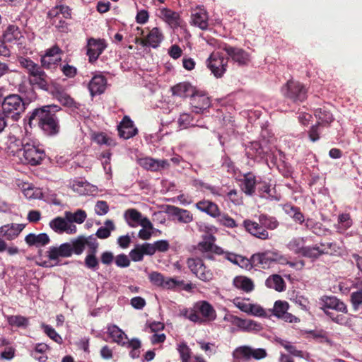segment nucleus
Masks as SVG:
<instances>
[{
	"mask_svg": "<svg viewBox=\"0 0 362 362\" xmlns=\"http://www.w3.org/2000/svg\"><path fill=\"white\" fill-rule=\"evenodd\" d=\"M1 111L13 122L18 121L25 110V103L17 94H11L2 101Z\"/></svg>",
	"mask_w": 362,
	"mask_h": 362,
	"instance_id": "7ed1b4c3",
	"label": "nucleus"
},
{
	"mask_svg": "<svg viewBox=\"0 0 362 362\" xmlns=\"http://www.w3.org/2000/svg\"><path fill=\"white\" fill-rule=\"evenodd\" d=\"M25 242L29 247H41L49 244L50 239L45 233L39 234L30 233L25 237Z\"/></svg>",
	"mask_w": 362,
	"mask_h": 362,
	"instance_id": "c756f323",
	"label": "nucleus"
},
{
	"mask_svg": "<svg viewBox=\"0 0 362 362\" xmlns=\"http://www.w3.org/2000/svg\"><path fill=\"white\" fill-rule=\"evenodd\" d=\"M139 164L147 170L153 172L161 171L170 167V161L166 159H155L146 157L139 160Z\"/></svg>",
	"mask_w": 362,
	"mask_h": 362,
	"instance_id": "2eb2a0df",
	"label": "nucleus"
},
{
	"mask_svg": "<svg viewBox=\"0 0 362 362\" xmlns=\"http://www.w3.org/2000/svg\"><path fill=\"white\" fill-rule=\"evenodd\" d=\"M197 208L202 212H204L212 217H216L219 215L218 206L209 201H201L196 204Z\"/></svg>",
	"mask_w": 362,
	"mask_h": 362,
	"instance_id": "ea45409f",
	"label": "nucleus"
},
{
	"mask_svg": "<svg viewBox=\"0 0 362 362\" xmlns=\"http://www.w3.org/2000/svg\"><path fill=\"white\" fill-rule=\"evenodd\" d=\"M18 62L23 68L26 69L28 74L33 71L35 69L39 67L38 64L33 62L29 58L20 57L18 59Z\"/></svg>",
	"mask_w": 362,
	"mask_h": 362,
	"instance_id": "680f3d73",
	"label": "nucleus"
},
{
	"mask_svg": "<svg viewBox=\"0 0 362 362\" xmlns=\"http://www.w3.org/2000/svg\"><path fill=\"white\" fill-rule=\"evenodd\" d=\"M223 49L227 54L239 65H245L250 61L248 53L240 48L226 46Z\"/></svg>",
	"mask_w": 362,
	"mask_h": 362,
	"instance_id": "a878e982",
	"label": "nucleus"
},
{
	"mask_svg": "<svg viewBox=\"0 0 362 362\" xmlns=\"http://www.w3.org/2000/svg\"><path fill=\"white\" fill-rule=\"evenodd\" d=\"M52 93L62 105L71 108L72 110L79 109L80 104L74 101L71 96L64 91L62 87L56 86L52 90Z\"/></svg>",
	"mask_w": 362,
	"mask_h": 362,
	"instance_id": "aec40b11",
	"label": "nucleus"
},
{
	"mask_svg": "<svg viewBox=\"0 0 362 362\" xmlns=\"http://www.w3.org/2000/svg\"><path fill=\"white\" fill-rule=\"evenodd\" d=\"M305 226L317 235H320L324 232V229L322 228V224L320 223L315 222L313 219H307L305 221Z\"/></svg>",
	"mask_w": 362,
	"mask_h": 362,
	"instance_id": "69168bd1",
	"label": "nucleus"
},
{
	"mask_svg": "<svg viewBox=\"0 0 362 362\" xmlns=\"http://www.w3.org/2000/svg\"><path fill=\"white\" fill-rule=\"evenodd\" d=\"M228 62V58L217 52L211 53L206 63L211 74L216 78H221L226 71Z\"/></svg>",
	"mask_w": 362,
	"mask_h": 362,
	"instance_id": "6e6552de",
	"label": "nucleus"
},
{
	"mask_svg": "<svg viewBox=\"0 0 362 362\" xmlns=\"http://www.w3.org/2000/svg\"><path fill=\"white\" fill-rule=\"evenodd\" d=\"M25 225L23 223H9L0 227V239L11 241L18 237Z\"/></svg>",
	"mask_w": 362,
	"mask_h": 362,
	"instance_id": "6ab92c4d",
	"label": "nucleus"
},
{
	"mask_svg": "<svg viewBox=\"0 0 362 362\" xmlns=\"http://www.w3.org/2000/svg\"><path fill=\"white\" fill-rule=\"evenodd\" d=\"M124 218L127 224L132 228H136L144 223L145 220H149L135 209H129L124 211Z\"/></svg>",
	"mask_w": 362,
	"mask_h": 362,
	"instance_id": "bb28decb",
	"label": "nucleus"
},
{
	"mask_svg": "<svg viewBox=\"0 0 362 362\" xmlns=\"http://www.w3.org/2000/svg\"><path fill=\"white\" fill-rule=\"evenodd\" d=\"M49 226L55 233L62 234L66 233L67 234H74L76 233V226L74 224L69 223L68 220L64 217H56L51 220Z\"/></svg>",
	"mask_w": 362,
	"mask_h": 362,
	"instance_id": "ddd939ff",
	"label": "nucleus"
},
{
	"mask_svg": "<svg viewBox=\"0 0 362 362\" xmlns=\"http://www.w3.org/2000/svg\"><path fill=\"white\" fill-rule=\"evenodd\" d=\"M217 221L228 228H235L237 226V224L235 223V221L230 217L228 214H220L216 216Z\"/></svg>",
	"mask_w": 362,
	"mask_h": 362,
	"instance_id": "bf43d9fd",
	"label": "nucleus"
},
{
	"mask_svg": "<svg viewBox=\"0 0 362 362\" xmlns=\"http://www.w3.org/2000/svg\"><path fill=\"white\" fill-rule=\"evenodd\" d=\"M281 259H283L281 255L272 251H266L252 255V261L254 267L264 269L272 267L277 260H280Z\"/></svg>",
	"mask_w": 362,
	"mask_h": 362,
	"instance_id": "9b49d317",
	"label": "nucleus"
},
{
	"mask_svg": "<svg viewBox=\"0 0 362 362\" xmlns=\"http://www.w3.org/2000/svg\"><path fill=\"white\" fill-rule=\"evenodd\" d=\"M322 309L326 314V311L334 310L342 313H347L346 305L339 299L334 296H325L322 298Z\"/></svg>",
	"mask_w": 362,
	"mask_h": 362,
	"instance_id": "4be33fe9",
	"label": "nucleus"
},
{
	"mask_svg": "<svg viewBox=\"0 0 362 362\" xmlns=\"http://www.w3.org/2000/svg\"><path fill=\"white\" fill-rule=\"evenodd\" d=\"M21 37H22L21 32L15 25H8L3 35L4 41L7 42H13Z\"/></svg>",
	"mask_w": 362,
	"mask_h": 362,
	"instance_id": "a19ab883",
	"label": "nucleus"
},
{
	"mask_svg": "<svg viewBox=\"0 0 362 362\" xmlns=\"http://www.w3.org/2000/svg\"><path fill=\"white\" fill-rule=\"evenodd\" d=\"M49 260L55 262V264H59V259L60 257H70L71 250L69 243H64L59 246H52L49 247L46 252Z\"/></svg>",
	"mask_w": 362,
	"mask_h": 362,
	"instance_id": "dca6fc26",
	"label": "nucleus"
},
{
	"mask_svg": "<svg viewBox=\"0 0 362 362\" xmlns=\"http://www.w3.org/2000/svg\"><path fill=\"white\" fill-rule=\"evenodd\" d=\"M199 228L202 231H206L208 234L203 236V240L198 245V249L201 252H211L217 255H222L223 250L214 244L216 238L211 233L216 231V228L204 223L199 224Z\"/></svg>",
	"mask_w": 362,
	"mask_h": 362,
	"instance_id": "20e7f679",
	"label": "nucleus"
},
{
	"mask_svg": "<svg viewBox=\"0 0 362 362\" xmlns=\"http://www.w3.org/2000/svg\"><path fill=\"white\" fill-rule=\"evenodd\" d=\"M94 141L100 145L115 146V143L104 133L96 134L93 138Z\"/></svg>",
	"mask_w": 362,
	"mask_h": 362,
	"instance_id": "338daca9",
	"label": "nucleus"
},
{
	"mask_svg": "<svg viewBox=\"0 0 362 362\" xmlns=\"http://www.w3.org/2000/svg\"><path fill=\"white\" fill-rule=\"evenodd\" d=\"M339 247L334 243H322L313 246H305L302 256L311 259H316L322 254H332L337 252Z\"/></svg>",
	"mask_w": 362,
	"mask_h": 362,
	"instance_id": "1a4fd4ad",
	"label": "nucleus"
},
{
	"mask_svg": "<svg viewBox=\"0 0 362 362\" xmlns=\"http://www.w3.org/2000/svg\"><path fill=\"white\" fill-rule=\"evenodd\" d=\"M352 225V220L349 214H341L338 217L337 223L335 227L338 232L344 233Z\"/></svg>",
	"mask_w": 362,
	"mask_h": 362,
	"instance_id": "8fccbe9b",
	"label": "nucleus"
},
{
	"mask_svg": "<svg viewBox=\"0 0 362 362\" xmlns=\"http://www.w3.org/2000/svg\"><path fill=\"white\" fill-rule=\"evenodd\" d=\"M86 266L93 270H96L98 268V260L95 257V253L90 252L85 259Z\"/></svg>",
	"mask_w": 362,
	"mask_h": 362,
	"instance_id": "774afa93",
	"label": "nucleus"
},
{
	"mask_svg": "<svg viewBox=\"0 0 362 362\" xmlns=\"http://www.w3.org/2000/svg\"><path fill=\"white\" fill-rule=\"evenodd\" d=\"M142 228L139 231L138 236L141 240H149L153 234V226L150 220H145L144 223L141 226Z\"/></svg>",
	"mask_w": 362,
	"mask_h": 362,
	"instance_id": "4d7b16f0",
	"label": "nucleus"
},
{
	"mask_svg": "<svg viewBox=\"0 0 362 362\" xmlns=\"http://www.w3.org/2000/svg\"><path fill=\"white\" fill-rule=\"evenodd\" d=\"M22 152L25 162L31 165H39L45 156L44 149L35 142L23 144Z\"/></svg>",
	"mask_w": 362,
	"mask_h": 362,
	"instance_id": "423d86ee",
	"label": "nucleus"
},
{
	"mask_svg": "<svg viewBox=\"0 0 362 362\" xmlns=\"http://www.w3.org/2000/svg\"><path fill=\"white\" fill-rule=\"evenodd\" d=\"M192 111L195 113H202L211 106L210 98L202 91L197 90L191 98Z\"/></svg>",
	"mask_w": 362,
	"mask_h": 362,
	"instance_id": "a211bd4d",
	"label": "nucleus"
},
{
	"mask_svg": "<svg viewBox=\"0 0 362 362\" xmlns=\"http://www.w3.org/2000/svg\"><path fill=\"white\" fill-rule=\"evenodd\" d=\"M243 226L248 233L257 238L262 240L269 238L268 232L266 229L263 228L262 225L260 224L259 222L257 223L254 221L247 219L243 221Z\"/></svg>",
	"mask_w": 362,
	"mask_h": 362,
	"instance_id": "5701e85b",
	"label": "nucleus"
},
{
	"mask_svg": "<svg viewBox=\"0 0 362 362\" xmlns=\"http://www.w3.org/2000/svg\"><path fill=\"white\" fill-rule=\"evenodd\" d=\"M305 238L294 237L286 244V247L296 255H302L305 247Z\"/></svg>",
	"mask_w": 362,
	"mask_h": 362,
	"instance_id": "4c0bfd02",
	"label": "nucleus"
},
{
	"mask_svg": "<svg viewBox=\"0 0 362 362\" xmlns=\"http://www.w3.org/2000/svg\"><path fill=\"white\" fill-rule=\"evenodd\" d=\"M280 344L286 349L291 355L300 358L303 357V352L300 350H298L295 346L291 344L290 342L285 341V340H281L279 341Z\"/></svg>",
	"mask_w": 362,
	"mask_h": 362,
	"instance_id": "0e129e2a",
	"label": "nucleus"
},
{
	"mask_svg": "<svg viewBox=\"0 0 362 362\" xmlns=\"http://www.w3.org/2000/svg\"><path fill=\"white\" fill-rule=\"evenodd\" d=\"M69 243L71 256L73 254L76 255H81L86 246H87L90 252L96 253L98 247V243L97 239L93 235L85 237L83 235H79L76 238L72 239Z\"/></svg>",
	"mask_w": 362,
	"mask_h": 362,
	"instance_id": "39448f33",
	"label": "nucleus"
},
{
	"mask_svg": "<svg viewBox=\"0 0 362 362\" xmlns=\"http://www.w3.org/2000/svg\"><path fill=\"white\" fill-rule=\"evenodd\" d=\"M265 285L267 288L274 289L278 292H281L286 289L285 281L279 274L269 276L265 281Z\"/></svg>",
	"mask_w": 362,
	"mask_h": 362,
	"instance_id": "c9c22d12",
	"label": "nucleus"
},
{
	"mask_svg": "<svg viewBox=\"0 0 362 362\" xmlns=\"http://www.w3.org/2000/svg\"><path fill=\"white\" fill-rule=\"evenodd\" d=\"M64 216L68 220L69 223H76L81 224L83 223L87 217L86 213L82 209H78L76 212L65 211Z\"/></svg>",
	"mask_w": 362,
	"mask_h": 362,
	"instance_id": "c03bdc74",
	"label": "nucleus"
},
{
	"mask_svg": "<svg viewBox=\"0 0 362 362\" xmlns=\"http://www.w3.org/2000/svg\"><path fill=\"white\" fill-rule=\"evenodd\" d=\"M72 189L80 195H86L96 191L95 187L86 181L74 180L71 184Z\"/></svg>",
	"mask_w": 362,
	"mask_h": 362,
	"instance_id": "f704fd0d",
	"label": "nucleus"
},
{
	"mask_svg": "<svg viewBox=\"0 0 362 362\" xmlns=\"http://www.w3.org/2000/svg\"><path fill=\"white\" fill-rule=\"evenodd\" d=\"M50 18L59 17L62 15L64 18H70L71 16V9L65 5H57L48 12Z\"/></svg>",
	"mask_w": 362,
	"mask_h": 362,
	"instance_id": "37998d69",
	"label": "nucleus"
},
{
	"mask_svg": "<svg viewBox=\"0 0 362 362\" xmlns=\"http://www.w3.org/2000/svg\"><path fill=\"white\" fill-rule=\"evenodd\" d=\"M187 265L190 271L202 281H209L214 277L213 272L204 265L201 259L189 258Z\"/></svg>",
	"mask_w": 362,
	"mask_h": 362,
	"instance_id": "9d476101",
	"label": "nucleus"
},
{
	"mask_svg": "<svg viewBox=\"0 0 362 362\" xmlns=\"http://www.w3.org/2000/svg\"><path fill=\"white\" fill-rule=\"evenodd\" d=\"M109 337L118 344L124 346L127 339V334L117 325H109L107 329Z\"/></svg>",
	"mask_w": 362,
	"mask_h": 362,
	"instance_id": "473e14b6",
	"label": "nucleus"
},
{
	"mask_svg": "<svg viewBox=\"0 0 362 362\" xmlns=\"http://www.w3.org/2000/svg\"><path fill=\"white\" fill-rule=\"evenodd\" d=\"M233 357L234 360L240 361L241 360L250 359V346H241L236 348L233 352Z\"/></svg>",
	"mask_w": 362,
	"mask_h": 362,
	"instance_id": "603ef678",
	"label": "nucleus"
},
{
	"mask_svg": "<svg viewBox=\"0 0 362 362\" xmlns=\"http://www.w3.org/2000/svg\"><path fill=\"white\" fill-rule=\"evenodd\" d=\"M233 286L240 290L243 291L245 293H249L254 289L253 281L246 276H238L233 279Z\"/></svg>",
	"mask_w": 362,
	"mask_h": 362,
	"instance_id": "e433bc0d",
	"label": "nucleus"
},
{
	"mask_svg": "<svg viewBox=\"0 0 362 362\" xmlns=\"http://www.w3.org/2000/svg\"><path fill=\"white\" fill-rule=\"evenodd\" d=\"M147 255H153L156 252H165L170 248V244L166 240H160L153 243H147Z\"/></svg>",
	"mask_w": 362,
	"mask_h": 362,
	"instance_id": "58836bf2",
	"label": "nucleus"
},
{
	"mask_svg": "<svg viewBox=\"0 0 362 362\" xmlns=\"http://www.w3.org/2000/svg\"><path fill=\"white\" fill-rule=\"evenodd\" d=\"M105 226L99 228L95 233L96 236L100 239H105L110 235L111 231L115 229L114 223L111 220L105 221Z\"/></svg>",
	"mask_w": 362,
	"mask_h": 362,
	"instance_id": "5fc2aeb1",
	"label": "nucleus"
},
{
	"mask_svg": "<svg viewBox=\"0 0 362 362\" xmlns=\"http://www.w3.org/2000/svg\"><path fill=\"white\" fill-rule=\"evenodd\" d=\"M42 328L45 333L53 341L61 344L62 343V338L58 333L49 325H42Z\"/></svg>",
	"mask_w": 362,
	"mask_h": 362,
	"instance_id": "e2e57ef3",
	"label": "nucleus"
},
{
	"mask_svg": "<svg viewBox=\"0 0 362 362\" xmlns=\"http://www.w3.org/2000/svg\"><path fill=\"white\" fill-rule=\"evenodd\" d=\"M288 303L286 301L277 300L275 302L273 308L274 315L281 318L285 322H297L298 319L294 315L288 313Z\"/></svg>",
	"mask_w": 362,
	"mask_h": 362,
	"instance_id": "412c9836",
	"label": "nucleus"
},
{
	"mask_svg": "<svg viewBox=\"0 0 362 362\" xmlns=\"http://www.w3.org/2000/svg\"><path fill=\"white\" fill-rule=\"evenodd\" d=\"M241 182V189L247 195H252L255 192V186L257 184V180L255 176L251 173H248L244 175V177Z\"/></svg>",
	"mask_w": 362,
	"mask_h": 362,
	"instance_id": "72a5a7b5",
	"label": "nucleus"
},
{
	"mask_svg": "<svg viewBox=\"0 0 362 362\" xmlns=\"http://www.w3.org/2000/svg\"><path fill=\"white\" fill-rule=\"evenodd\" d=\"M182 315L194 322L202 323L204 321H213L216 315L214 308L206 301H199L192 308L182 310Z\"/></svg>",
	"mask_w": 362,
	"mask_h": 362,
	"instance_id": "f03ea898",
	"label": "nucleus"
},
{
	"mask_svg": "<svg viewBox=\"0 0 362 362\" xmlns=\"http://www.w3.org/2000/svg\"><path fill=\"white\" fill-rule=\"evenodd\" d=\"M118 132L120 137L128 139L137 134V129L134 127L130 118L125 116L118 126Z\"/></svg>",
	"mask_w": 362,
	"mask_h": 362,
	"instance_id": "cd10ccee",
	"label": "nucleus"
},
{
	"mask_svg": "<svg viewBox=\"0 0 362 362\" xmlns=\"http://www.w3.org/2000/svg\"><path fill=\"white\" fill-rule=\"evenodd\" d=\"M184 284V281L177 280L175 278H165L163 279V283L160 287L165 289H173L177 286H182Z\"/></svg>",
	"mask_w": 362,
	"mask_h": 362,
	"instance_id": "052dcab7",
	"label": "nucleus"
},
{
	"mask_svg": "<svg viewBox=\"0 0 362 362\" xmlns=\"http://www.w3.org/2000/svg\"><path fill=\"white\" fill-rule=\"evenodd\" d=\"M197 90L196 87L188 82L180 83L172 88L173 95L182 98L190 97L192 98Z\"/></svg>",
	"mask_w": 362,
	"mask_h": 362,
	"instance_id": "7c9ffc66",
	"label": "nucleus"
},
{
	"mask_svg": "<svg viewBox=\"0 0 362 362\" xmlns=\"http://www.w3.org/2000/svg\"><path fill=\"white\" fill-rule=\"evenodd\" d=\"M258 220L264 229L274 230L279 226V222L276 218L266 214L259 215Z\"/></svg>",
	"mask_w": 362,
	"mask_h": 362,
	"instance_id": "3c124183",
	"label": "nucleus"
},
{
	"mask_svg": "<svg viewBox=\"0 0 362 362\" xmlns=\"http://www.w3.org/2000/svg\"><path fill=\"white\" fill-rule=\"evenodd\" d=\"M105 48L106 44L104 40L88 39L86 54L88 56L89 62L91 63L95 62Z\"/></svg>",
	"mask_w": 362,
	"mask_h": 362,
	"instance_id": "4468645a",
	"label": "nucleus"
},
{
	"mask_svg": "<svg viewBox=\"0 0 362 362\" xmlns=\"http://www.w3.org/2000/svg\"><path fill=\"white\" fill-rule=\"evenodd\" d=\"M224 320L230 322L231 324L244 330H249L252 329V325H254L253 322L251 320H243L232 315H226L224 317Z\"/></svg>",
	"mask_w": 362,
	"mask_h": 362,
	"instance_id": "79ce46f5",
	"label": "nucleus"
},
{
	"mask_svg": "<svg viewBox=\"0 0 362 362\" xmlns=\"http://www.w3.org/2000/svg\"><path fill=\"white\" fill-rule=\"evenodd\" d=\"M177 351L180 354L182 362H189L191 358V349L185 341L180 342L177 346Z\"/></svg>",
	"mask_w": 362,
	"mask_h": 362,
	"instance_id": "13d9d810",
	"label": "nucleus"
},
{
	"mask_svg": "<svg viewBox=\"0 0 362 362\" xmlns=\"http://www.w3.org/2000/svg\"><path fill=\"white\" fill-rule=\"evenodd\" d=\"M147 243L138 244L129 252V257L134 262H140L143 259L144 255H147L146 252Z\"/></svg>",
	"mask_w": 362,
	"mask_h": 362,
	"instance_id": "49530a36",
	"label": "nucleus"
},
{
	"mask_svg": "<svg viewBox=\"0 0 362 362\" xmlns=\"http://www.w3.org/2000/svg\"><path fill=\"white\" fill-rule=\"evenodd\" d=\"M107 79L103 75L94 76L88 83V90L92 96L102 94L106 88Z\"/></svg>",
	"mask_w": 362,
	"mask_h": 362,
	"instance_id": "c85d7f7f",
	"label": "nucleus"
},
{
	"mask_svg": "<svg viewBox=\"0 0 362 362\" xmlns=\"http://www.w3.org/2000/svg\"><path fill=\"white\" fill-rule=\"evenodd\" d=\"M157 16L171 28H177L181 24L180 14L170 8L161 7L158 9Z\"/></svg>",
	"mask_w": 362,
	"mask_h": 362,
	"instance_id": "f3484780",
	"label": "nucleus"
},
{
	"mask_svg": "<svg viewBox=\"0 0 362 362\" xmlns=\"http://www.w3.org/2000/svg\"><path fill=\"white\" fill-rule=\"evenodd\" d=\"M246 155L249 158L260 160L267 153V148L263 146L259 141H252L247 146Z\"/></svg>",
	"mask_w": 362,
	"mask_h": 362,
	"instance_id": "393cba45",
	"label": "nucleus"
},
{
	"mask_svg": "<svg viewBox=\"0 0 362 362\" xmlns=\"http://www.w3.org/2000/svg\"><path fill=\"white\" fill-rule=\"evenodd\" d=\"M23 143L15 136H10L8 139V151L12 156H16L23 150Z\"/></svg>",
	"mask_w": 362,
	"mask_h": 362,
	"instance_id": "6e6d98bb",
	"label": "nucleus"
},
{
	"mask_svg": "<svg viewBox=\"0 0 362 362\" xmlns=\"http://www.w3.org/2000/svg\"><path fill=\"white\" fill-rule=\"evenodd\" d=\"M315 115L317 118V124H329L332 122L333 117L332 113L325 107L317 109L315 111Z\"/></svg>",
	"mask_w": 362,
	"mask_h": 362,
	"instance_id": "864d4df0",
	"label": "nucleus"
},
{
	"mask_svg": "<svg viewBox=\"0 0 362 362\" xmlns=\"http://www.w3.org/2000/svg\"><path fill=\"white\" fill-rule=\"evenodd\" d=\"M59 110L60 107L55 105L34 110L29 117V125L32 127L35 122L46 135L57 134L59 130V125L54 112Z\"/></svg>",
	"mask_w": 362,
	"mask_h": 362,
	"instance_id": "f257e3e1",
	"label": "nucleus"
},
{
	"mask_svg": "<svg viewBox=\"0 0 362 362\" xmlns=\"http://www.w3.org/2000/svg\"><path fill=\"white\" fill-rule=\"evenodd\" d=\"M171 212L174 216H175L177 218L180 222L188 223L192 221L193 220L192 214L186 209L172 206Z\"/></svg>",
	"mask_w": 362,
	"mask_h": 362,
	"instance_id": "de8ad7c7",
	"label": "nucleus"
},
{
	"mask_svg": "<svg viewBox=\"0 0 362 362\" xmlns=\"http://www.w3.org/2000/svg\"><path fill=\"white\" fill-rule=\"evenodd\" d=\"M164 39V35L161 30L157 27L153 28L147 34L145 38L138 39L143 47H150L152 48H158Z\"/></svg>",
	"mask_w": 362,
	"mask_h": 362,
	"instance_id": "f8f14e48",
	"label": "nucleus"
},
{
	"mask_svg": "<svg viewBox=\"0 0 362 362\" xmlns=\"http://www.w3.org/2000/svg\"><path fill=\"white\" fill-rule=\"evenodd\" d=\"M283 95L294 102H302L307 97V90L304 86L298 81L290 80L282 88Z\"/></svg>",
	"mask_w": 362,
	"mask_h": 362,
	"instance_id": "0eeeda50",
	"label": "nucleus"
},
{
	"mask_svg": "<svg viewBox=\"0 0 362 362\" xmlns=\"http://www.w3.org/2000/svg\"><path fill=\"white\" fill-rule=\"evenodd\" d=\"M61 53L62 50L57 45L47 49L45 54L41 57L42 65H47L49 63L47 60L49 57H54V62H60L61 57L59 54Z\"/></svg>",
	"mask_w": 362,
	"mask_h": 362,
	"instance_id": "a18cd8bd",
	"label": "nucleus"
},
{
	"mask_svg": "<svg viewBox=\"0 0 362 362\" xmlns=\"http://www.w3.org/2000/svg\"><path fill=\"white\" fill-rule=\"evenodd\" d=\"M7 322L9 325L19 328H27L29 325V318L22 315H8Z\"/></svg>",
	"mask_w": 362,
	"mask_h": 362,
	"instance_id": "09e8293b",
	"label": "nucleus"
},
{
	"mask_svg": "<svg viewBox=\"0 0 362 362\" xmlns=\"http://www.w3.org/2000/svg\"><path fill=\"white\" fill-rule=\"evenodd\" d=\"M29 83L42 90H48V81L45 72L39 66L28 74Z\"/></svg>",
	"mask_w": 362,
	"mask_h": 362,
	"instance_id": "b1692460",
	"label": "nucleus"
},
{
	"mask_svg": "<svg viewBox=\"0 0 362 362\" xmlns=\"http://www.w3.org/2000/svg\"><path fill=\"white\" fill-rule=\"evenodd\" d=\"M192 23L202 30L208 27V16L206 11L202 8H197L194 10L191 16Z\"/></svg>",
	"mask_w": 362,
	"mask_h": 362,
	"instance_id": "2f4dec72",
	"label": "nucleus"
}]
</instances>
